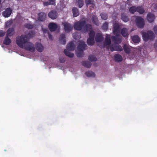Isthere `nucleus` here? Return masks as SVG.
<instances>
[{
  "label": "nucleus",
  "instance_id": "nucleus-1",
  "mask_svg": "<svg viewBox=\"0 0 157 157\" xmlns=\"http://www.w3.org/2000/svg\"><path fill=\"white\" fill-rule=\"evenodd\" d=\"M35 32L30 31L27 34L22 35L16 39V43L21 48L33 52L35 51V49L40 52H41L44 50L43 46L40 43L36 42L34 45L31 42H29V39L33 37L35 35Z\"/></svg>",
  "mask_w": 157,
  "mask_h": 157
},
{
  "label": "nucleus",
  "instance_id": "nucleus-2",
  "mask_svg": "<svg viewBox=\"0 0 157 157\" xmlns=\"http://www.w3.org/2000/svg\"><path fill=\"white\" fill-rule=\"evenodd\" d=\"M74 28L76 30L80 31L82 30L84 33L89 31V29H92V25L91 24H86V21L85 20L79 21L75 22L73 25Z\"/></svg>",
  "mask_w": 157,
  "mask_h": 157
},
{
  "label": "nucleus",
  "instance_id": "nucleus-3",
  "mask_svg": "<svg viewBox=\"0 0 157 157\" xmlns=\"http://www.w3.org/2000/svg\"><path fill=\"white\" fill-rule=\"evenodd\" d=\"M75 48V45L72 42H71L67 44V49H65L64 51V53L67 56L70 57L72 58L74 56V54L73 53H71L68 50L71 51H74Z\"/></svg>",
  "mask_w": 157,
  "mask_h": 157
},
{
  "label": "nucleus",
  "instance_id": "nucleus-4",
  "mask_svg": "<svg viewBox=\"0 0 157 157\" xmlns=\"http://www.w3.org/2000/svg\"><path fill=\"white\" fill-rule=\"evenodd\" d=\"M144 40L147 41L148 40H153L155 38V35L151 31H148L147 32H144L142 33Z\"/></svg>",
  "mask_w": 157,
  "mask_h": 157
},
{
  "label": "nucleus",
  "instance_id": "nucleus-5",
  "mask_svg": "<svg viewBox=\"0 0 157 157\" xmlns=\"http://www.w3.org/2000/svg\"><path fill=\"white\" fill-rule=\"evenodd\" d=\"M136 25L137 27L140 28H143L145 25L144 19L141 17H137L135 20Z\"/></svg>",
  "mask_w": 157,
  "mask_h": 157
},
{
  "label": "nucleus",
  "instance_id": "nucleus-6",
  "mask_svg": "<svg viewBox=\"0 0 157 157\" xmlns=\"http://www.w3.org/2000/svg\"><path fill=\"white\" fill-rule=\"evenodd\" d=\"M110 50L111 52L114 51H122L123 49L121 46L118 44H115L112 45L111 46Z\"/></svg>",
  "mask_w": 157,
  "mask_h": 157
},
{
  "label": "nucleus",
  "instance_id": "nucleus-7",
  "mask_svg": "<svg viewBox=\"0 0 157 157\" xmlns=\"http://www.w3.org/2000/svg\"><path fill=\"white\" fill-rule=\"evenodd\" d=\"M12 12V10L10 8H7L2 12V15L5 17H8L10 16Z\"/></svg>",
  "mask_w": 157,
  "mask_h": 157
},
{
  "label": "nucleus",
  "instance_id": "nucleus-8",
  "mask_svg": "<svg viewBox=\"0 0 157 157\" xmlns=\"http://www.w3.org/2000/svg\"><path fill=\"white\" fill-rule=\"evenodd\" d=\"M58 13L55 10L51 11L48 13V17L52 19H55L57 17Z\"/></svg>",
  "mask_w": 157,
  "mask_h": 157
},
{
  "label": "nucleus",
  "instance_id": "nucleus-9",
  "mask_svg": "<svg viewBox=\"0 0 157 157\" xmlns=\"http://www.w3.org/2000/svg\"><path fill=\"white\" fill-rule=\"evenodd\" d=\"M64 26L65 31L67 33L70 32L73 29V26L69 23L65 22L63 24Z\"/></svg>",
  "mask_w": 157,
  "mask_h": 157
},
{
  "label": "nucleus",
  "instance_id": "nucleus-10",
  "mask_svg": "<svg viewBox=\"0 0 157 157\" xmlns=\"http://www.w3.org/2000/svg\"><path fill=\"white\" fill-rule=\"evenodd\" d=\"M113 41L116 44L120 43L121 42L122 37L120 35H117L112 37Z\"/></svg>",
  "mask_w": 157,
  "mask_h": 157
},
{
  "label": "nucleus",
  "instance_id": "nucleus-11",
  "mask_svg": "<svg viewBox=\"0 0 157 157\" xmlns=\"http://www.w3.org/2000/svg\"><path fill=\"white\" fill-rule=\"evenodd\" d=\"M46 14L44 12H40L38 14L37 19L41 21H44L46 18Z\"/></svg>",
  "mask_w": 157,
  "mask_h": 157
},
{
  "label": "nucleus",
  "instance_id": "nucleus-12",
  "mask_svg": "<svg viewBox=\"0 0 157 157\" xmlns=\"http://www.w3.org/2000/svg\"><path fill=\"white\" fill-rule=\"evenodd\" d=\"M87 47V45L83 42H81L78 46L77 49L78 51H83Z\"/></svg>",
  "mask_w": 157,
  "mask_h": 157
},
{
  "label": "nucleus",
  "instance_id": "nucleus-13",
  "mask_svg": "<svg viewBox=\"0 0 157 157\" xmlns=\"http://www.w3.org/2000/svg\"><path fill=\"white\" fill-rule=\"evenodd\" d=\"M48 27L50 31L54 32L56 30L58 26L57 25L54 23H51L48 25Z\"/></svg>",
  "mask_w": 157,
  "mask_h": 157
},
{
  "label": "nucleus",
  "instance_id": "nucleus-14",
  "mask_svg": "<svg viewBox=\"0 0 157 157\" xmlns=\"http://www.w3.org/2000/svg\"><path fill=\"white\" fill-rule=\"evenodd\" d=\"M104 39V37L100 33H97L96 35L95 40L96 42H101Z\"/></svg>",
  "mask_w": 157,
  "mask_h": 157
},
{
  "label": "nucleus",
  "instance_id": "nucleus-15",
  "mask_svg": "<svg viewBox=\"0 0 157 157\" xmlns=\"http://www.w3.org/2000/svg\"><path fill=\"white\" fill-rule=\"evenodd\" d=\"M111 44L110 36V35L107 34L104 42V46H109Z\"/></svg>",
  "mask_w": 157,
  "mask_h": 157
},
{
  "label": "nucleus",
  "instance_id": "nucleus-16",
  "mask_svg": "<svg viewBox=\"0 0 157 157\" xmlns=\"http://www.w3.org/2000/svg\"><path fill=\"white\" fill-rule=\"evenodd\" d=\"M147 19L148 21L151 23L154 21L155 16L153 14L149 13L147 14Z\"/></svg>",
  "mask_w": 157,
  "mask_h": 157
},
{
  "label": "nucleus",
  "instance_id": "nucleus-17",
  "mask_svg": "<svg viewBox=\"0 0 157 157\" xmlns=\"http://www.w3.org/2000/svg\"><path fill=\"white\" fill-rule=\"evenodd\" d=\"M65 38V36L64 34L61 35L59 39L60 43L62 44H65L66 43Z\"/></svg>",
  "mask_w": 157,
  "mask_h": 157
},
{
  "label": "nucleus",
  "instance_id": "nucleus-18",
  "mask_svg": "<svg viewBox=\"0 0 157 157\" xmlns=\"http://www.w3.org/2000/svg\"><path fill=\"white\" fill-rule=\"evenodd\" d=\"M14 29L13 28H10L7 30L6 36H11L13 35Z\"/></svg>",
  "mask_w": 157,
  "mask_h": 157
},
{
  "label": "nucleus",
  "instance_id": "nucleus-19",
  "mask_svg": "<svg viewBox=\"0 0 157 157\" xmlns=\"http://www.w3.org/2000/svg\"><path fill=\"white\" fill-rule=\"evenodd\" d=\"M85 2L87 6L88 5H91V7L94 8L95 6V4L94 0H86Z\"/></svg>",
  "mask_w": 157,
  "mask_h": 157
},
{
  "label": "nucleus",
  "instance_id": "nucleus-20",
  "mask_svg": "<svg viewBox=\"0 0 157 157\" xmlns=\"http://www.w3.org/2000/svg\"><path fill=\"white\" fill-rule=\"evenodd\" d=\"M72 11L74 17H76L79 15V12L78 9L75 7L72 8Z\"/></svg>",
  "mask_w": 157,
  "mask_h": 157
},
{
  "label": "nucleus",
  "instance_id": "nucleus-21",
  "mask_svg": "<svg viewBox=\"0 0 157 157\" xmlns=\"http://www.w3.org/2000/svg\"><path fill=\"white\" fill-rule=\"evenodd\" d=\"M82 64L83 66L88 68H90L92 65L91 63L88 61H83Z\"/></svg>",
  "mask_w": 157,
  "mask_h": 157
},
{
  "label": "nucleus",
  "instance_id": "nucleus-22",
  "mask_svg": "<svg viewBox=\"0 0 157 157\" xmlns=\"http://www.w3.org/2000/svg\"><path fill=\"white\" fill-rule=\"evenodd\" d=\"M114 58L115 61L118 62H121L123 59L122 56L118 54H116L114 55Z\"/></svg>",
  "mask_w": 157,
  "mask_h": 157
},
{
  "label": "nucleus",
  "instance_id": "nucleus-23",
  "mask_svg": "<svg viewBox=\"0 0 157 157\" xmlns=\"http://www.w3.org/2000/svg\"><path fill=\"white\" fill-rule=\"evenodd\" d=\"M92 21L93 23L96 25H99L98 21L97 16L95 15H93L91 18Z\"/></svg>",
  "mask_w": 157,
  "mask_h": 157
},
{
  "label": "nucleus",
  "instance_id": "nucleus-24",
  "mask_svg": "<svg viewBox=\"0 0 157 157\" xmlns=\"http://www.w3.org/2000/svg\"><path fill=\"white\" fill-rule=\"evenodd\" d=\"M131 39L135 43H138L140 40V39L138 35H135L132 37Z\"/></svg>",
  "mask_w": 157,
  "mask_h": 157
},
{
  "label": "nucleus",
  "instance_id": "nucleus-25",
  "mask_svg": "<svg viewBox=\"0 0 157 157\" xmlns=\"http://www.w3.org/2000/svg\"><path fill=\"white\" fill-rule=\"evenodd\" d=\"M121 34L123 37H127L128 35V29L125 28H123L121 29Z\"/></svg>",
  "mask_w": 157,
  "mask_h": 157
},
{
  "label": "nucleus",
  "instance_id": "nucleus-26",
  "mask_svg": "<svg viewBox=\"0 0 157 157\" xmlns=\"http://www.w3.org/2000/svg\"><path fill=\"white\" fill-rule=\"evenodd\" d=\"M85 74L88 77H94L95 76V73L91 71H88L86 72Z\"/></svg>",
  "mask_w": 157,
  "mask_h": 157
},
{
  "label": "nucleus",
  "instance_id": "nucleus-27",
  "mask_svg": "<svg viewBox=\"0 0 157 157\" xmlns=\"http://www.w3.org/2000/svg\"><path fill=\"white\" fill-rule=\"evenodd\" d=\"M11 43V40L9 38L8 36H6L3 41V44L6 45H9Z\"/></svg>",
  "mask_w": 157,
  "mask_h": 157
},
{
  "label": "nucleus",
  "instance_id": "nucleus-28",
  "mask_svg": "<svg viewBox=\"0 0 157 157\" xmlns=\"http://www.w3.org/2000/svg\"><path fill=\"white\" fill-rule=\"evenodd\" d=\"M119 31V26L117 24H116L113 27V32L114 34H117Z\"/></svg>",
  "mask_w": 157,
  "mask_h": 157
},
{
  "label": "nucleus",
  "instance_id": "nucleus-29",
  "mask_svg": "<svg viewBox=\"0 0 157 157\" xmlns=\"http://www.w3.org/2000/svg\"><path fill=\"white\" fill-rule=\"evenodd\" d=\"M123 49L124 52L127 54H129L130 53L131 49L129 48L125 44H124L123 46Z\"/></svg>",
  "mask_w": 157,
  "mask_h": 157
},
{
  "label": "nucleus",
  "instance_id": "nucleus-30",
  "mask_svg": "<svg viewBox=\"0 0 157 157\" xmlns=\"http://www.w3.org/2000/svg\"><path fill=\"white\" fill-rule=\"evenodd\" d=\"M90 29H89V30ZM91 30L90 31V33H89V38L93 39H94V36L95 34V32L92 30L90 29Z\"/></svg>",
  "mask_w": 157,
  "mask_h": 157
},
{
  "label": "nucleus",
  "instance_id": "nucleus-31",
  "mask_svg": "<svg viewBox=\"0 0 157 157\" xmlns=\"http://www.w3.org/2000/svg\"><path fill=\"white\" fill-rule=\"evenodd\" d=\"M136 11L139 13L140 14H141L144 12L145 10L142 7L140 6L137 7Z\"/></svg>",
  "mask_w": 157,
  "mask_h": 157
},
{
  "label": "nucleus",
  "instance_id": "nucleus-32",
  "mask_svg": "<svg viewBox=\"0 0 157 157\" xmlns=\"http://www.w3.org/2000/svg\"><path fill=\"white\" fill-rule=\"evenodd\" d=\"M87 44L89 45L92 46L95 43L94 39L89 38L87 40Z\"/></svg>",
  "mask_w": 157,
  "mask_h": 157
},
{
  "label": "nucleus",
  "instance_id": "nucleus-33",
  "mask_svg": "<svg viewBox=\"0 0 157 157\" xmlns=\"http://www.w3.org/2000/svg\"><path fill=\"white\" fill-rule=\"evenodd\" d=\"M121 19L124 22H127L128 21V18L124 14L122 13L121 16Z\"/></svg>",
  "mask_w": 157,
  "mask_h": 157
},
{
  "label": "nucleus",
  "instance_id": "nucleus-34",
  "mask_svg": "<svg viewBox=\"0 0 157 157\" xmlns=\"http://www.w3.org/2000/svg\"><path fill=\"white\" fill-rule=\"evenodd\" d=\"M137 7L136 6H132L129 9V12L132 13H134L136 11Z\"/></svg>",
  "mask_w": 157,
  "mask_h": 157
},
{
  "label": "nucleus",
  "instance_id": "nucleus-35",
  "mask_svg": "<svg viewBox=\"0 0 157 157\" xmlns=\"http://www.w3.org/2000/svg\"><path fill=\"white\" fill-rule=\"evenodd\" d=\"M77 3L78 5V7L81 8L84 5V2L83 0H76Z\"/></svg>",
  "mask_w": 157,
  "mask_h": 157
},
{
  "label": "nucleus",
  "instance_id": "nucleus-36",
  "mask_svg": "<svg viewBox=\"0 0 157 157\" xmlns=\"http://www.w3.org/2000/svg\"><path fill=\"white\" fill-rule=\"evenodd\" d=\"M91 61H95L97 60L96 57L94 55H90L88 58Z\"/></svg>",
  "mask_w": 157,
  "mask_h": 157
},
{
  "label": "nucleus",
  "instance_id": "nucleus-37",
  "mask_svg": "<svg viewBox=\"0 0 157 157\" xmlns=\"http://www.w3.org/2000/svg\"><path fill=\"white\" fill-rule=\"evenodd\" d=\"M100 16L102 19L104 20H106L108 18V15L106 13L104 12L101 13L100 14Z\"/></svg>",
  "mask_w": 157,
  "mask_h": 157
},
{
  "label": "nucleus",
  "instance_id": "nucleus-38",
  "mask_svg": "<svg viewBox=\"0 0 157 157\" xmlns=\"http://www.w3.org/2000/svg\"><path fill=\"white\" fill-rule=\"evenodd\" d=\"M24 26L26 28L28 29H32L33 27V25L30 23H27L25 24Z\"/></svg>",
  "mask_w": 157,
  "mask_h": 157
},
{
  "label": "nucleus",
  "instance_id": "nucleus-39",
  "mask_svg": "<svg viewBox=\"0 0 157 157\" xmlns=\"http://www.w3.org/2000/svg\"><path fill=\"white\" fill-rule=\"evenodd\" d=\"M108 23L107 22H105L102 27V28L104 31H106L108 28Z\"/></svg>",
  "mask_w": 157,
  "mask_h": 157
},
{
  "label": "nucleus",
  "instance_id": "nucleus-40",
  "mask_svg": "<svg viewBox=\"0 0 157 157\" xmlns=\"http://www.w3.org/2000/svg\"><path fill=\"white\" fill-rule=\"evenodd\" d=\"M84 54L83 51H78L77 54V56L78 57H82L83 56Z\"/></svg>",
  "mask_w": 157,
  "mask_h": 157
},
{
  "label": "nucleus",
  "instance_id": "nucleus-41",
  "mask_svg": "<svg viewBox=\"0 0 157 157\" xmlns=\"http://www.w3.org/2000/svg\"><path fill=\"white\" fill-rule=\"evenodd\" d=\"M43 5L44 6H47L49 5H51V4L50 3L49 1H47L44 2L43 3Z\"/></svg>",
  "mask_w": 157,
  "mask_h": 157
},
{
  "label": "nucleus",
  "instance_id": "nucleus-42",
  "mask_svg": "<svg viewBox=\"0 0 157 157\" xmlns=\"http://www.w3.org/2000/svg\"><path fill=\"white\" fill-rule=\"evenodd\" d=\"M56 0H48L50 3L51 5H56Z\"/></svg>",
  "mask_w": 157,
  "mask_h": 157
},
{
  "label": "nucleus",
  "instance_id": "nucleus-43",
  "mask_svg": "<svg viewBox=\"0 0 157 157\" xmlns=\"http://www.w3.org/2000/svg\"><path fill=\"white\" fill-rule=\"evenodd\" d=\"M59 60L60 63H63L65 61L66 59L64 58L61 57L59 58Z\"/></svg>",
  "mask_w": 157,
  "mask_h": 157
},
{
  "label": "nucleus",
  "instance_id": "nucleus-44",
  "mask_svg": "<svg viewBox=\"0 0 157 157\" xmlns=\"http://www.w3.org/2000/svg\"><path fill=\"white\" fill-rule=\"evenodd\" d=\"M5 34V32L2 30H0V37H3Z\"/></svg>",
  "mask_w": 157,
  "mask_h": 157
},
{
  "label": "nucleus",
  "instance_id": "nucleus-45",
  "mask_svg": "<svg viewBox=\"0 0 157 157\" xmlns=\"http://www.w3.org/2000/svg\"><path fill=\"white\" fill-rule=\"evenodd\" d=\"M42 29L44 33L48 34L49 33V30L47 29Z\"/></svg>",
  "mask_w": 157,
  "mask_h": 157
},
{
  "label": "nucleus",
  "instance_id": "nucleus-46",
  "mask_svg": "<svg viewBox=\"0 0 157 157\" xmlns=\"http://www.w3.org/2000/svg\"><path fill=\"white\" fill-rule=\"evenodd\" d=\"M153 30L155 33L157 35V25L154 26L153 28Z\"/></svg>",
  "mask_w": 157,
  "mask_h": 157
},
{
  "label": "nucleus",
  "instance_id": "nucleus-47",
  "mask_svg": "<svg viewBox=\"0 0 157 157\" xmlns=\"http://www.w3.org/2000/svg\"><path fill=\"white\" fill-rule=\"evenodd\" d=\"M48 36L49 39L51 40H52V36L50 33H48Z\"/></svg>",
  "mask_w": 157,
  "mask_h": 157
},
{
  "label": "nucleus",
  "instance_id": "nucleus-48",
  "mask_svg": "<svg viewBox=\"0 0 157 157\" xmlns=\"http://www.w3.org/2000/svg\"><path fill=\"white\" fill-rule=\"evenodd\" d=\"M154 47L155 48H157V41L155 42L154 44Z\"/></svg>",
  "mask_w": 157,
  "mask_h": 157
},
{
  "label": "nucleus",
  "instance_id": "nucleus-49",
  "mask_svg": "<svg viewBox=\"0 0 157 157\" xmlns=\"http://www.w3.org/2000/svg\"><path fill=\"white\" fill-rule=\"evenodd\" d=\"M154 7H155V8H156V10H157V6L155 5L154 6Z\"/></svg>",
  "mask_w": 157,
  "mask_h": 157
},
{
  "label": "nucleus",
  "instance_id": "nucleus-50",
  "mask_svg": "<svg viewBox=\"0 0 157 157\" xmlns=\"http://www.w3.org/2000/svg\"><path fill=\"white\" fill-rule=\"evenodd\" d=\"M2 2V0H0V5L1 4Z\"/></svg>",
  "mask_w": 157,
  "mask_h": 157
}]
</instances>
